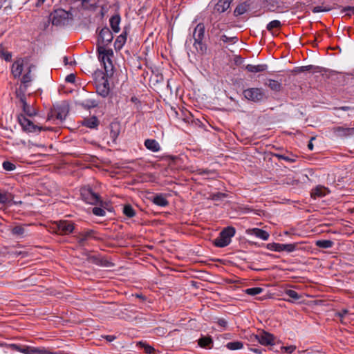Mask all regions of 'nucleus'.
I'll list each match as a JSON object with an SVG mask.
<instances>
[{
  "label": "nucleus",
  "mask_w": 354,
  "mask_h": 354,
  "mask_svg": "<svg viewBox=\"0 0 354 354\" xmlns=\"http://www.w3.org/2000/svg\"><path fill=\"white\" fill-rule=\"evenodd\" d=\"M95 232L88 230L83 232L78 226L68 221V243H77L78 245L83 246L89 238H94Z\"/></svg>",
  "instance_id": "nucleus-1"
},
{
  "label": "nucleus",
  "mask_w": 354,
  "mask_h": 354,
  "mask_svg": "<svg viewBox=\"0 0 354 354\" xmlns=\"http://www.w3.org/2000/svg\"><path fill=\"white\" fill-rule=\"evenodd\" d=\"M205 30L204 24L199 23L196 26L192 33V37L194 40L193 46L196 52L201 55H204L207 52V45L203 42Z\"/></svg>",
  "instance_id": "nucleus-2"
},
{
  "label": "nucleus",
  "mask_w": 354,
  "mask_h": 354,
  "mask_svg": "<svg viewBox=\"0 0 354 354\" xmlns=\"http://www.w3.org/2000/svg\"><path fill=\"white\" fill-rule=\"evenodd\" d=\"M93 0H71V4L74 5L68 10V21L73 19L75 17L79 15L81 10H90L94 8V5L91 3Z\"/></svg>",
  "instance_id": "nucleus-3"
},
{
  "label": "nucleus",
  "mask_w": 354,
  "mask_h": 354,
  "mask_svg": "<svg viewBox=\"0 0 354 354\" xmlns=\"http://www.w3.org/2000/svg\"><path fill=\"white\" fill-rule=\"evenodd\" d=\"M236 230L234 227L229 226L224 228L218 237L213 241V244L218 248H224L231 243L232 238L235 235Z\"/></svg>",
  "instance_id": "nucleus-4"
},
{
  "label": "nucleus",
  "mask_w": 354,
  "mask_h": 354,
  "mask_svg": "<svg viewBox=\"0 0 354 354\" xmlns=\"http://www.w3.org/2000/svg\"><path fill=\"white\" fill-rule=\"evenodd\" d=\"M8 347L13 351L20 352L24 354H59L50 351L45 347H34L31 346H21L16 344H11Z\"/></svg>",
  "instance_id": "nucleus-5"
},
{
  "label": "nucleus",
  "mask_w": 354,
  "mask_h": 354,
  "mask_svg": "<svg viewBox=\"0 0 354 354\" xmlns=\"http://www.w3.org/2000/svg\"><path fill=\"white\" fill-rule=\"evenodd\" d=\"M243 95L249 101L258 103L267 98L266 92L262 88H249L243 90Z\"/></svg>",
  "instance_id": "nucleus-6"
},
{
  "label": "nucleus",
  "mask_w": 354,
  "mask_h": 354,
  "mask_svg": "<svg viewBox=\"0 0 354 354\" xmlns=\"http://www.w3.org/2000/svg\"><path fill=\"white\" fill-rule=\"evenodd\" d=\"M66 117V106L65 102L56 103L53 105V108L50 110L48 115V119H55L56 120L63 122Z\"/></svg>",
  "instance_id": "nucleus-7"
},
{
  "label": "nucleus",
  "mask_w": 354,
  "mask_h": 354,
  "mask_svg": "<svg viewBox=\"0 0 354 354\" xmlns=\"http://www.w3.org/2000/svg\"><path fill=\"white\" fill-rule=\"evenodd\" d=\"M299 243H293L288 244L279 243H268L266 248L274 252H283L286 251L288 253L295 252L298 250Z\"/></svg>",
  "instance_id": "nucleus-8"
},
{
  "label": "nucleus",
  "mask_w": 354,
  "mask_h": 354,
  "mask_svg": "<svg viewBox=\"0 0 354 354\" xmlns=\"http://www.w3.org/2000/svg\"><path fill=\"white\" fill-rule=\"evenodd\" d=\"M81 197L86 203L96 205L101 202L100 195L90 187H83L80 190Z\"/></svg>",
  "instance_id": "nucleus-9"
},
{
  "label": "nucleus",
  "mask_w": 354,
  "mask_h": 354,
  "mask_svg": "<svg viewBox=\"0 0 354 354\" xmlns=\"http://www.w3.org/2000/svg\"><path fill=\"white\" fill-rule=\"evenodd\" d=\"M113 36L111 31L108 27L105 26L100 30L98 34L97 46H102L105 48L113 41Z\"/></svg>",
  "instance_id": "nucleus-10"
},
{
  "label": "nucleus",
  "mask_w": 354,
  "mask_h": 354,
  "mask_svg": "<svg viewBox=\"0 0 354 354\" xmlns=\"http://www.w3.org/2000/svg\"><path fill=\"white\" fill-rule=\"evenodd\" d=\"M52 24L56 26H64L66 21V11L62 8H57L50 15Z\"/></svg>",
  "instance_id": "nucleus-11"
},
{
  "label": "nucleus",
  "mask_w": 354,
  "mask_h": 354,
  "mask_svg": "<svg viewBox=\"0 0 354 354\" xmlns=\"http://www.w3.org/2000/svg\"><path fill=\"white\" fill-rule=\"evenodd\" d=\"M18 122L23 130L27 132H37L40 131L41 129V127L34 124L32 121L23 114L18 115Z\"/></svg>",
  "instance_id": "nucleus-12"
},
{
  "label": "nucleus",
  "mask_w": 354,
  "mask_h": 354,
  "mask_svg": "<svg viewBox=\"0 0 354 354\" xmlns=\"http://www.w3.org/2000/svg\"><path fill=\"white\" fill-rule=\"evenodd\" d=\"M30 65L24 59H19L16 60L12 65V74L13 77L17 78H20L22 75V73L26 70V66H29Z\"/></svg>",
  "instance_id": "nucleus-13"
},
{
  "label": "nucleus",
  "mask_w": 354,
  "mask_h": 354,
  "mask_svg": "<svg viewBox=\"0 0 354 354\" xmlns=\"http://www.w3.org/2000/svg\"><path fill=\"white\" fill-rule=\"evenodd\" d=\"M254 339L263 346L274 345L275 337L274 335L265 330L260 331L258 334L254 335Z\"/></svg>",
  "instance_id": "nucleus-14"
},
{
  "label": "nucleus",
  "mask_w": 354,
  "mask_h": 354,
  "mask_svg": "<svg viewBox=\"0 0 354 354\" xmlns=\"http://www.w3.org/2000/svg\"><path fill=\"white\" fill-rule=\"evenodd\" d=\"M98 58L103 63L111 60L110 56L113 55V50L111 49H106L104 46H97Z\"/></svg>",
  "instance_id": "nucleus-15"
},
{
  "label": "nucleus",
  "mask_w": 354,
  "mask_h": 354,
  "mask_svg": "<svg viewBox=\"0 0 354 354\" xmlns=\"http://www.w3.org/2000/svg\"><path fill=\"white\" fill-rule=\"evenodd\" d=\"M129 30V28L125 26L123 28L122 32L119 36H118L114 43V47L115 50H120L124 46L127 41Z\"/></svg>",
  "instance_id": "nucleus-16"
},
{
  "label": "nucleus",
  "mask_w": 354,
  "mask_h": 354,
  "mask_svg": "<svg viewBox=\"0 0 354 354\" xmlns=\"http://www.w3.org/2000/svg\"><path fill=\"white\" fill-rule=\"evenodd\" d=\"M246 232L248 235L255 236L256 237L263 241H267L270 237V234L267 231L260 228L254 227L248 229L247 230Z\"/></svg>",
  "instance_id": "nucleus-17"
},
{
  "label": "nucleus",
  "mask_w": 354,
  "mask_h": 354,
  "mask_svg": "<svg viewBox=\"0 0 354 354\" xmlns=\"http://www.w3.org/2000/svg\"><path fill=\"white\" fill-rule=\"evenodd\" d=\"M328 189L322 185H317L311 190L310 196L313 198H321L329 194Z\"/></svg>",
  "instance_id": "nucleus-18"
},
{
  "label": "nucleus",
  "mask_w": 354,
  "mask_h": 354,
  "mask_svg": "<svg viewBox=\"0 0 354 354\" xmlns=\"http://www.w3.org/2000/svg\"><path fill=\"white\" fill-rule=\"evenodd\" d=\"M12 236L17 239L23 238L26 236V227L21 225H16L11 226L10 228Z\"/></svg>",
  "instance_id": "nucleus-19"
},
{
  "label": "nucleus",
  "mask_w": 354,
  "mask_h": 354,
  "mask_svg": "<svg viewBox=\"0 0 354 354\" xmlns=\"http://www.w3.org/2000/svg\"><path fill=\"white\" fill-rule=\"evenodd\" d=\"M198 345L205 349H211L213 347V339L210 336H204L202 335L198 339Z\"/></svg>",
  "instance_id": "nucleus-20"
},
{
  "label": "nucleus",
  "mask_w": 354,
  "mask_h": 354,
  "mask_svg": "<svg viewBox=\"0 0 354 354\" xmlns=\"http://www.w3.org/2000/svg\"><path fill=\"white\" fill-rule=\"evenodd\" d=\"M153 203L155 205L165 207L169 205V201H167L166 196L163 194H157L151 200Z\"/></svg>",
  "instance_id": "nucleus-21"
},
{
  "label": "nucleus",
  "mask_w": 354,
  "mask_h": 354,
  "mask_svg": "<svg viewBox=\"0 0 354 354\" xmlns=\"http://www.w3.org/2000/svg\"><path fill=\"white\" fill-rule=\"evenodd\" d=\"M145 147L152 152H158L161 147L160 144L155 139H147L144 142Z\"/></svg>",
  "instance_id": "nucleus-22"
},
{
  "label": "nucleus",
  "mask_w": 354,
  "mask_h": 354,
  "mask_svg": "<svg viewBox=\"0 0 354 354\" xmlns=\"http://www.w3.org/2000/svg\"><path fill=\"white\" fill-rule=\"evenodd\" d=\"M232 0H219L214 6V12L222 13L225 12L230 6Z\"/></svg>",
  "instance_id": "nucleus-23"
},
{
  "label": "nucleus",
  "mask_w": 354,
  "mask_h": 354,
  "mask_svg": "<svg viewBox=\"0 0 354 354\" xmlns=\"http://www.w3.org/2000/svg\"><path fill=\"white\" fill-rule=\"evenodd\" d=\"M120 21H121V17L119 14L113 15L109 19L110 26H111L112 30L115 33L119 32L120 30Z\"/></svg>",
  "instance_id": "nucleus-24"
},
{
  "label": "nucleus",
  "mask_w": 354,
  "mask_h": 354,
  "mask_svg": "<svg viewBox=\"0 0 354 354\" xmlns=\"http://www.w3.org/2000/svg\"><path fill=\"white\" fill-rule=\"evenodd\" d=\"M99 120L95 116L84 118L82 124L90 129H96L99 125Z\"/></svg>",
  "instance_id": "nucleus-25"
},
{
  "label": "nucleus",
  "mask_w": 354,
  "mask_h": 354,
  "mask_svg": "<svg viewBox=\"0 0 354 354\" xmlns=\"http://www.w3.org/2000/svg\"><path fill=\"white\" fill-rule=\"evenodd\" d=\"M268 65L266 64L258 65L248 64L245 66V69L250 73H259L266 71L268 69Z\"/></svg>",
  "instance_id": "nucleus-26"
},
{
  "label": "nucleus",
  "mask_w": 354,
  "mask_h": 354,
  "mask_svg": "<svg viewBox=\"0 0 354 354\" xmlns=\"http://www.w3.org/2000/svg\"><path fill=\"white\" fill-rule=\"evenodd\" d=\"M97 92L102 97H106L109 93V86L107 80H104L102 84L97 85Z\"/></svg>",
  "instance_id": "nucleus-27"
},
{
  "label": "nucleus",
  "mask_w": 354,
  "mask_h": 354,
  "mask_svg": "<svg viewBox=\"0 0 354 354\" xmlns=\"http://www.w3.org/2000/svg\"><path fill=\"white\" fill-rule=\"evenodd\" d=\"M88 260L90 263L104 267H108L110 264L107 260L101 259L100 257L95 255L89 256Z\"/></svg>",
  "instance_id": "nucleus-28"
},
{
  "label": "nucleus",
  "mask_w": 354,
  "mask_h": 354,
  "mask_svg": "<svg viewBox=\"0 0 354 354\" xmlns=\"http://www.w3.org/2000/svg\"><path fill=\"white\" fill-rule=\"evenodd\" d=\"M264 84L275 92L280 91L282 88V84L280 82L272 79H268Z\"/></svg>",
  "instance_id": "nucleus-29"
},
{
  "label": "nucleus",
  "mask_w": 354,
  "mask_h": 354,
  "mask_svg": "<svg viewBox=\"0 0 354 354\" xmlns=\"http://www.w3.org/2000/svg\"><path fill=\"white\" fill-rule=\"evenodd\" d=\"M31 66H26V70L24 72V74L21 77V85L23 86L28 87V84L32 81V77L30 75Z\"/></svg>",
  "instance_id": "nucleus-30"
},
{
  "label": "nucleus",
  "mask_w": 354,
  "mask_h": 354,
  "mask_svg": "<svg viewBox=\"0 0 354 354\" xmlns=\"http://www.w3.org/2000/svg\"><path fill=\"white\" fill-rule=\"evenodd\" d=\"M12 195L4 190L0 189V203L6 204L12 201Z\"/></svg>",
  "instance_id": "nucleus-31"
},
{
  "label": "nucleus",
  "mask_w": 354,
  "mask_h": 354,
  "mask_svg": "<svg viewBox=\"0 0 354 354\" xmlns=\"http://www.w3.org/2000/svg\"><path fill=\"white\" fill-rule=\"evenodd\" d=\"M285 295L289 297L288 299H285L289 302H294L301 298V295L297 292L291 289L286 290Z\"/></svg>",
  "instance_id": "nucleus-32"
},
{
  "label": "nucleus",
  "mask_w": 354,
  "mask_h": 354,
  "mask_svg": "<svg viewBox=\"0 0 354 354\" xmlns=\"http://www.w3.org/2000/svg\"><path fill=\"white\" fill-rule=\"evenodd\" d=\"M250 5L247 2H243L242 3L239 4L234 11V15L235 16H240L245 13Z\"/></svg>",
  "instance_id": "nucleus-33"
},
{
  "label": "nucleus",
  "mask_w": 354,
  "mask_h": 354,
  "mask_svg": "<svg viewBox=\"0 0 354 354\" xmlns=\"http://www.w3.org/2000/svg\"><path fill=\"white\" fill-rule=\"evenodd\" d=\"M27 87L20 86L19 88L16 91V95L17 97L19 100L20 103L25 104L26 102V91Z\"/></svg>",
  "instance_id": "nucleus-34"
},
{
  "label": "nucleus",
  "mask_w": 354,
  "mask_h": 354,
  "mask_svg": "<svg viewBox=\"0 0 354 354\" xmlns=\"http://www.w3.org/2000/svg\"><path fill=\"white\" fill-rule=\"evenodd\" d=\"M197 172L199 175L206 176L208 178H214L217 176V173L214 169H198Z\"/></svg>",
  "instance_id": "nucleus-35"
},
{
  "label": "nucleus",
  "mask_w": 354,
  "mask_h": 354,
  "mask_svg": "<svg viewBox=\"0 0 354 354\" xmlns=\"http://www.w3.org/2000/svg\"><path fill=\"white\" fill-rule=\"evenodd\" d=\"M334 245L333 241L330 240H317L315 245L319 248L328 249L331 248Z\"/></svg>",
  "instance_id": "nucleus-36"
},
{
  "label": "nucleus",
  "mask_w": 354,
  "mask_h": 354,
  "mask_svg": "<svg viewBox=\"0 0 354 354\" xmlns=\"http://www.w3.org/2000/svg\"><path fill=\"white\" fill-rule=\"evenodd\" d=\"M21 107L24 113L30 117L34 116L37 114L36 110L35 108L29 104L27 102L21 104Z\"/></svg>",
  "instance_id": "nucleus-37"
},
{
  "label": "nucleus",
  "mask_w": 354,
  "mask_h": 354,
  "mask_svg": "<svg viewBox=\"0 0 354 354\" xmlns=\"http://www.w3.org/2000/svg\"><path fill=\"white\" fill-rule=\"evenodd\" d=\"M226 348L229 350L235 351L240 350L243 348V344L242 342L236 341V342H228L225 345Z\"/></svg>",
  "instance_id": "nucleus-38"
},
{
  "label": "nucleus",
  "mask_w": 354,
  "mask_h": 354,
  "mask_svg": "<svg viewBox=\"0 0 354 354\" xmlns=\"http://www.w3.org/2000/svg\"><path fill=\"white\" fill-rule=\"evenodd\" d=\"M110 129V136L113 140H115L120 133L119 124L118 123H111Z\"/></svg>",
  "instance_id": "nucleus-39"
},
{
  "label": "nucleus",
  "mask_w": 354,
  "mask_h": 354,
  "mask_svg": "<svg viewBox=\"0 0 354 354\" xmlns=\"http://www.w3.org/2000/svg\"><path fill=\"white\" fill-rule=\"evenodd\" d=\"M239 39L237 37H227L225 35H222L219 37V41H223V43L234 44L238 41Z\"/></svg>",
  "instance_id": "nucleus-40"
},
{
  "label": "nucleus",
  "mask_w": 354,
  "mask_h": 354,
  "mask_svg": "<svg viewBox=\"0 0 354 354\" xmlns=\"http://www.w3.org/2000/svg\"><path fill=\"white\" fill-rule=\"evenodd\" d=\"M123 214L128 218H133L136 215V211L131 205L127 204L123 207Z\"/></svg>",
  "instance_id": "nucleus-41"
},
{
  "label": "nucleus",
  "mask_w": 354,
  "mask_h": 354,
  "mask_svg": "<svg viewBox=\"0 0 354 354\" xmlns=\"http://www.w3.org/2000/svg\"><path fill=\"white\" fill-rule=\"evenodd\" d=\"M57 230L56 233L59 234H65L66 232V222L60 221L56 223Z\"/></svg>",
  "instance_id": "nucleus-42"
},
{
  "label": "nucleus",
  "mask_w": 354,
  "mask_h": 354,
  "mask_svg": "<svg viewBox=\"0 0 354 354\" xmlns=\"http://www.w3.org/2000/svg\"><path fill=\"white\" fill-rule=\"evenodd\" d=\"M263 291V289L262 288L254 287V288H247L245 290V292L247 295H249L251 296H254V295L261 294Z\"/></svg>",
  "instance_id": "nucleus-43"
},
{
  "label": "nucleus",
  "mask_w": 354,
  "mask_h": 354,
  "mask_svg": "<svg viewBox=\"0 0 354 354\" xmlns=\"http://www.w3.org/2000/svg\"><path fill=\"white\" fill-rule=\"evenodd\" d=\"M281 23L279 20H273L267 24L266 28L269 32H272L274 28H280Z\"/></svg>",
  "instance_id": "nucleus-44"
},
{
  "label": "nucleus",
  "mask_w": 354,
  "mask_h": 354,
  "mask_svg": "<svg viewBox=\"0 0 354 354\" xmlns=\"http://www.w3.org/2000/svg\"><path fill=\"white\" fill-rule=\"evenodd\" d=\"M333 131L337 136L346 137V128L343 127H334Z\"/></svg>",
  "instance_id": "nucleus-45"
},
{
  "label": "nucleus",
  "mask_w": 354,
  "mask_h": 354,
  "mask_svg": "<svg viewBox=\"0 0 354 354\" xmlns=\"http://www.w3.org/2000/svg\"><path fill=\"white\" fill-rule=\"evenodd\" d=\"M313 71L315 73L319 72V67L315 66L313 65H308V66H301L299 68V72H305V71Z\"/></svg>",
  "instance_id": "nucleus-46"
},
{
  "label": "nucleus",
  "mask_w": 354,
  "mask_h": 354,
  "mask_svg": "<svg viewBox=\"0 0 354 354\" xmlns=\"http://www.w3.org/2000/svg\"><path fill=\"white\" fill-rule=\"evenodd\" d=\"M273 156L274 157L277 158L279 160H283L290 163L295 162L296 160L295 158L285 156L283 154L274 153Z\"/></svg>",
  "instance_id": "nucleus-47"
},
{
  "label": "nucleus",
  "mask_w": 354,
  "mask_h": 354,
  "mask_svg": "<svg viewBox=\"0 0 354 354\" xmlns=\"http://www.w3.org/2000/svg\"><path fill=\"white\" fill-rule=\"evenodd\" d=\"M11 0H0V9L3 8L5 12L11 10Z\"/></svg>",
  "instance_id": "nucleus-48"
},
{
  "label": "nucleus",
  "mask_w": 354,
  "mask_h": 354,
  "mask_svg": "<svg viewBox=\"0 0 354 354\" xmlns=\"http://www.w3.org/2000/svg\"><path fill=\"white\" fill-rule=\"evenodd\" d=\"M140 345V347L142 348L146 353L151 354L153 353L155 351V349L151 346L147 344L145 342H140L139 343Z\"/></svg>",
  "instance_id": "nucleus-49"
},
{
  "label": "nucleus",
  "mask_w": 354,
  "mask_h": 354,
  "mask_svg": "<svg viewBox=\"0 0 354 354\" xmlns=\"http://www.w3.org/2000/svg\"><path fill=\"white\" fill-rule=\"evenodd\" d=\"M68 83L74 84L75 86H79L80 87L82 86L81 83L77 82L75 74L73 73L68 75Z\"/></svg>",
  "instance_id": "nucleus-50"
},
{
  "label": "nucleus",
  "mask_w": 354,
  "mask_h": 354,
  "mask_svg": "<svg viewBox=\"0 0 354 354\" xmlns=\"http://www.w3.org/2000/svg\"><path fill=\"white\" fill-rule=\"evenodd\" d=\"M103 64H104V68L106 75H111L113 73V66L111 60H110Z\"/></svg>",
  "instance_id": "nucleus-51"
},
{
  "label": "nucleus",
  "mask_w": 354,
  "mask_h": 354,
  "mask_svg": "<svg viewBox=\"0 0 354 354\" xmlns=\"http://www.w3.org/2000/svg\"><path fill=\"white\" fill-rule=\"evenodd\" d=\"M2 166L5 170L8 171H13L16 169L15 165L9 161H4Z\"/></svg>",
  "instance_id": "nucleus-52"
},
{
  "label": "nucleus",
  "mask_w": 354,
  "mask_h": 354,
  "mask_svg": "<svg viewBox=\"0 0 354 354\" xmlns=\"http://www.w3.org/2000/svg\"><path fill=\"white\" fill-rule=\"evenodd\" d=\"M80 104L82 106L86 108V109H90L91 107H95L97 106V104H96L95 101H94V100H86V101H84V102L80 103Z\"/></svg>",
  "instance_id": "nucleus-53"
},
{
  "label": "nucleus",
  "mask_w": 354,
  "mask_h": 354,
  "mask_svg": "<svg viewBox=\"0 0 354 354\" xmlns=\"http://www.w3.org/2000/svg\"><path fill=\"white\" fill-rule=\"evenodd\" d=\"M92 212L93 213V214L98 216H104L106 214L105 210L99 207H93L92 209Z\"/></svg>",
  "instance_id": "nucleus-54"
},
{
  "label": "nucleus",
  "mask_w": 354,
  "mask_h": 354,
  "mask_svg": "<svg viewBox=\"0 0 354 354\" xmlns=\"http://www.w3.org/2000/svg\"><path fill=\"white\" fill-rule=\"evenodd\" d=\"M341 12L346 13V15L351 17L354 15V7L353 6H346L343 7L341 10Z\"/></svg>",
  "instance_id": "nucleus-55"
},
{
  "label": "nucleus",
  "mask_w": 354,
  "mask_h": 354,
  "mask_svg": "<svg viewBox=\"0 0 354 354\" xmlns=\"http://www.w3.org/2000/svg\"><path fill=\"white\" fill-rule=\"evenodd\" d=\"M348 313V310H346V309H342V310H341L340 311H339V312H337V313H336V317H339V319H340V321H341V322H342V324H344L345 322H344V319L345 316H346Z\"/></svg>",
  "instance_id": "nucleus-56"
},
{
  "label": "nucleus",
  "mask_w": 354,
  "mask_h": 354,
  "mask_svg": "<svg viewBox=\"0 0 354 354\" xmlns=\"http://www.w3.org/2000/svg\"><path fill=\"white\" fill-rule=\"evenodd\" d=\"M221 24L218 23H214L212 26V33L214 34L216 36H218L220 31L221 30Z\"/></svg>",
  "instance_id": "nucleus-57"
},
{
  "label": "nucleus",
  "mask_w": 354,
  "mask_h": 354,
  "mask_svg": "<svg viewBox=\"0 0 354 354\" xmlns=\"http://www.w3.org/2000/svg\"><path fill=\"white\" fill-rule=\"evenodd\" d=\"M215 322L218 324V326L222 328H226L227 326V322L224 318H218Z\"/></svg>",
  "instance_id": "nucleus-58"
},
{
  "label": "nucleus",
  "mask_w": 354,
  "mask_h": 354,
  "mask_svg": "<svg viewBox=\"0 0 354 354\" xmlns=\"http://www.w3.org/2000/svg\"><path fill=\"white\" fill-rule=\"evenodd\" d=\"M282 350H283L286 353H292L296 349L295 346H283Z\"/></svg>",
  "instance_id": "nucleus-59"
},
{
  "label": "nucleus",
  "mask_w": 354,
  "mask_h": 354,
  "mask_svg": "<svg viewBox=\"0 0 354 354\" xmlns=\"http://www.w3.org/2000/svg\"><path fill=\"white\" fill-rule=\"evenodd\" d=\"M329 10L328 9L324 8L322 6H315L312 9L313 12L318 13L321 12H326Z\"/></svg>",
  "instance_id": "nucleus-60"
},
{
  "label": "nucleus",
  "mask_w": 354,
  "mask_h": 354,
  "mask_svg": "<svg viewBox=\"0 0 354 354\" xmlns=\"http://www.w3.org/2000/svg\"><path fill=\"white\" fill-rule=\"evenodd\" d=\"M346 136H354V127L346 128Z\"/></svg>",
  "instance_id": "nucleus-61"
},
{
  "label": "nucleus",
  "mask_w": 354,
  "mask_h": 354,
  "mask_svg": "<svg viewBox=\"0 0 354 354\" xmlns=\"http://www.w3.org/2000/svg\"><path fill=\"white\" fill-rule=\"evenodd\" d=\"M131 297L140 299L142 301H145L146 300V297L145 295H142V294H137V293L136 294H132Z\"/></svg>",
  "instance_id": "nucleus-62"
},
{
  "label": "nucleus",
  "mask_w": 354,
  "mask_h": 354,
  "mask_svg": "<svg viewBox=\"0 0 354 354\" xmlns=\"http://www.w3.org/2000/svg\"><path fill=\"white\" fill-rule=\"evenodd\" d=\"M315 137L311 138L310 140L309 141V142H308V149H309V150H310V151H313V149H314V145H313V142H313V140H315Z\"/></svg>",
  "instance_id": "nucleus-63"
},
{
  "label": "nucleus",
  "mask_w": 354,
  "mask_h": 354,
  "mask_svg": "<svg viewBox=\"0 0 354 354\" xmlns=\"http://www.w3.org/2000/svg\"><path fill=\"white\" fill-rule=\"evenodd\" d=\"M68 65L73 66L76 64V62L74 59H72L71 57H68L67 61Z\"/></svg>",
  "instance_id": "nucleus-64"
}]
</instances>
